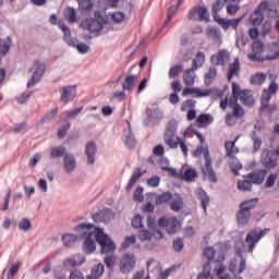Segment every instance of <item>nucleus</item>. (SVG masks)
<instances>
[{"label": "nucleus", "mask_w": 279, "mask_h": 279, "mask_svg": "<svg viewBox=\"0 0 279 279\" xmlns=\"http://www.w3.org/2000/svg\"><path fill=\"white\" fill-rule=\"evenodd\" d=\"M183 84H185L186 86H194L195 73L191 72L190 70H185L183 73Z\"/></svg>", "instance_id": "nucleus-40"}, {"label": "nucleus", "mask_w": 279, "mask_h": 279, "mask_svg": "<svg viewBox=\"0 0 279 279\" xmlns=\"http://www.w3.org/2000/svg\"><path fill=\"white\" fill-rule=\"evenodd\" d=\"M77 3L84 12H90L93 10V1L90 0H77Z\"/></svg>", "instance_id": "nucleus-54"}, {"label": "nucleus", "mask_w": 279, "mask_h": 279, "mask_svg": "<svg viewBox=\"0 0 279 279\" xmlns=\"http://www.w3.org/2000/svg\"><path fill=\"white\" fill-rule=\"evenodd\" d=\"M198 195V199L201 201V208H203L204 213H208V204H210V196L203 187H198L196 191Z\"/></svg>", "instance_id": "nucleus-26"}, {"label": "nucleus", "mask_w": 279, "mask_h": 279, "mask_svg": "<svg viewBox=\"0 0 279 279\" xmlns=\"http://www.w3.org/2000/svg\"><path fill=\"white\" fill-rule=\"evenodd\" d=\"M134 243H136V235H130L124 239L121 247L122 250H128V247H130V245H134Z\"/></svg>", "instance_id": "nucleus-63"}, {"label": "nucleus", "mask_w": 279, "mask_h": 279, "mask_svg": "<svg viewBox=\"0 0 279 279\" xmlns=\"http://www.w3.org/2000/svg\"><path fill=\"white\" fill-rule=\"evenodd\" d=\"M92 228H94L93 223L82 222L74 228V232H76L81 239H84V236H89V234L93 233V231H90Z\"/></svg>", "instance_id": "nucleus-25"}, {"label": "nucleus", "mask_w": 279, "mask_h": 279, "mask_svg": "<svg viewBox=\"0 0 279 279\" xmlns=\"http://www.w3.org/2000/svg\"><path fill=\"white\" fill-rule=\"evenodd\" d=\"M21 267V262L11 265L9 272L7 274V279H14V275L19 274V268Z\"/></svg>", "instance_id": "nucleus-59"}, {"label": "nucleus", "mask_w": 279, "mask_h": 279, "mask_svg": "<svg viewBox=\"0 0 279 279\" xmlns=\"http://www.w3.org/2000/svg\"><path fill=\"white\" fill-rule=\"evenodd\" d=\"M132 228H135L136 230H140V228H143V216L135 215L133 219L131 220Z\"/></svg>", "instance_id": "nucleus-56"}, {"label": "nucleus", "mask_w": 279, "mask_h": 279, "mask_svg": "<svg viewBox=\"0 0 279 279\" xmlns=\"http://www.w3.org/2000/svg\"><path fill=\"white\" fill-rule=\"evenodd\" d=\"M230 58V52H228L227 49H221L217 52V54H213L210 57L211 64H215L216 66H223L226 64V60Z\"/></svg>", "instance_id": "nucleus-19"}, {"label": "nucleus", "mask_w": 279, "mask_h": 279, "mask_svg": "<svg viewBox=\"0 0 279 279\" xmlns=\"http://www.w3.org/2000/svg\"><path fill=\"white\" fill-rule=\"evenodd\" d=\"M175 121L172 119L166 125V131L163 134V142L171 147V149H175Z\"/></svg>", "instance_id": "nucleus-12"}, {"label": "nucleus", "mask_w": 279, "mask_h": 279, "mask_svg": "<svg viewBox=\"0 0 279 279\" xmlns=\"http://www.w3.org/2000/svg\"><path fill=\"white\" fill-rule=\"evenodd\" d=\"M269 8V1L263 0L258 3L256 9L253 11V13L250 15L248 21L250 24L253 25V27H258V25L263 24V21H265V14L263 12H266Z\"/></svg>", "instance_id": "nucleus-8"}, {"label": "nucleus", "mask_w": 279, "mask_h": 279, "mask_svg": "<svg viewBox=\"0 0 279 279\" xmlns=\"http://www.w3.org/2000/svg\"><path fill=\"white\" fill-rule=\"evenodd\" d=\"M143 186H137L133 194V201L137 202L138 204L143 203L145 199V196L143 195Z\"/></svg>", "instance_id": "nucleus-51"}, {"label": "nucleus", "mask_w": 279, "mask_h": 279, "mask_svg": "<svg viewBox=\"0 0 279 279\" xmlns=\"http://www.w3.org/2000/svg\"><path fill=\"white\" fill-rule=\"evenodd\" d=\"M93 236H95V231L94 233H89V236H87L83 243L84 254H93V252L97 250V244L94 241Z\"/></svg>", "instance_id": "nucleus-28"}, {"label": "nucleus", "mask_w": 279, "mask_h": 279, "mask_svg": "<svg viewBox=\"0 0 279 279\" xmlns=\"http://www.w3.org/2000/svg\"><path fill=\"white\" fill-rule=\"evenodd\" d=\"M267 232H269V228H265L260 231H251L246 234L245 241H253L255 243H258L260 239H263L267 234Z\"/></svg>", "instance_id": "nucleus-29"}, {"label": "nucleus", "mask_w": 279, "mask_h": 279, "mask_svg": "<svg viewBox=\"0 0 279 279\" xmlns=\"http://www.w3.org/2000/svg\"><path fill=\"white\" fill-rule=\"evenodd\" d=\"M75 97H77L76 85H68L60 88V101L63 104H70Z\"/></svg>", "instance_id": "nucleus-14"}, {"label": "nucleus", "mask_w": 279, "mask_h": 279, "mask_svg": "<svg viewBox=\"0 0 279 279\" xmlns=\"http://www.w3.org/2000/svg\"><path fill=\"white\" fill-rule=\"evenodd\" d=\"M216 254L217 251L215 250V246H207L203 251V256H205L207 260H215Z\"/></svg>", "instance_id": "nucleus-47"}, {"label": "nucleus", "mask_w": 279, "mask_h": 279, "mask_svg": "<svg viewBox=\"0 0 279 279\" xmlns=\"http://www.w3.org/2000/svg\"><path fill=\"white\" fill-rule=\"evenodd\" d=\"M69 130H71V122H66L64 125H62L59 130H58V138H64V136H66Z\"/></svg>", "instance_id": "nucleus-61"}, {"label": "nucleus", "mask_w": 279, "mask_h": 279, "mask_svg": "<svg viewBox=\"0 0 279 279\" xmlns=\"http://www.w3.org/2000/svg\"><path fill=\"white\" fill-rule=\"evenodd\" d=\"M259 202L260 198L255 197L245 199L239 204V210L235 214V219L239 227L242 226V228H245V226H248L252 217L257 223L267 217V211H265V209L254 210L252 214L253 208H256V205L259 204Z\"/></svg>", "instance_id": "nucleus-1"}, {"label": "nucleus", "mask_w": 279, "mask_h": 279, "mask_svg": "<svg viewBox=\"0 0 279 279\" xmlns=\"http://www.w3.org/2000/svg\"><path fill=\"white\" fill-rule=\"evenodd\" d=\"M252 51L263 53L265 51V43L260 39H255L252 44Z\"/></svg>", "instance_id": "nucleus-46"}, {"label": "nucleus", "mask_w": 279, "mask_h": 279, "mask_svg": "<svg viewBox=\"0 0 279 279\" xmlns=\"http://www.w3.org/2000/svg\"><path fill=\"white\" fill-rule=\"evenodd\" d=\"M86 263V257L82 254H76L73 257H69L63 262V267H80Z\"/></svg>", "instance_id": "nucleus-24"}, {"label": "nucleus", "mask_w": 279, "mask_h": 279, "mask_svg": "<svg viewBox=\"0 0 279 279\" xmlns=\"http://www.w3.org/2000/svg\"><path fill=\"white\" fill-rule=\"evenodd\" d=\"M159 228H166L168 234H175V217L163 216L158 219Z\"/></svg>", "instance_id": "nucleus-16"}, {"label": "nucleus", "mask_w": 279, "mask_h": 279, "mask_svg": "<svg viewBox=\"0 0 279 279\" xmlns=\"http://www.w3.org/2000/svg\"><path fill=\"white\" fill-rule=\"evenodd\" d=\"M240 101L243 106H247V108H252L256 100L254 99V92L251 89H242V95L240 96Z\"/></svg>", "instance_id": "nucleus-23"}, {"label": "nucleus", "mask_w": 279, "mask_h": 279, "mask_svg": "<svg viewBox=\"0 0 279 279\" xmlns=\"http://www.w3.org/2000/svg\"><path fill=\"white\" fill-rule=\"evenodd\" d=\"M202 172L204 173V175H208V181L213 182V184H217V182H219V178H217V172H215V169L213 170H206V169H202Z\"/></svg>", "instance_id": "nucleus-50"}, {"label": "nucleus", "mask_w": 279, "mask_h": 279, "mask_svg": "<svg viewBox=\"0 0 279 279\" xmlns=\"http://www.w3.org/2000/svg\"><path fill=\"white\" fill-rule=\"evenodd\" d=\"M171 199H173V194H171V192H165L155 198V204L160 206L167 204V202H171Z\"/></svg>", "instance_id": "nucleus-38"}, {"label": "nucleus", "mask_w": 279, "mask_h": 279, "mask_svg": "<svg viewBox=\"0 0 279 279\" xmlns=\"http://www.w3.org/2000/svg\"><path fill=\"white\" fill-rule=\"evenodd\" d=\"M271 97H274V94H271L269 89L263 90L262 98H260L262 107L259 108V111L265 110L266 108H269V101H271Z\"/></svg>", "instance_id": "nucleus-36"}, {"label": "nucleus", "mask_w": 279, "mask_h": 279, "mask_svg": "<svg viewBox=\"0 0 279 279\" xmlns=\"http://www.w3.org/2000/svg\"><path fill=\"white\" fill-rule=\"evenodd\" d=\"M180 146V149L184 156V158H189V146L186 145V142L180 137L175 136V147Z\"/></svg>", "instance_id": "nucleus-39"}, {"label": "nucleus", "mask_w": 279, "mask_h": 279, "mask_svg": "<svg viewBox=\"0 0 279 279\" xmlns=\"http://www.w3.org/2000/svg\"><path fill=\"white\" fill-rule=\"evenodd\" d=\"M134 267H136V256L132 253L124 254L120 260L121 274H130Z\"/></svg>", "instance_id": "nucleus-13"}, {"label": "nucleus", "mask_w": 279, "mask_h": 279, "mask_svg": "<svg viewBox=\"0 0 279 279\" xmlns=\"http://www.w3.org/2000/svg\"><path fill=\"white\" fill-rule=\"evenodd\" d=\"M66 147L60 145V146H56L52 147L50 150V158H65L66 156Z\"/></svg>", "instance_id": "nucleus-34"}, {"label": "nucleus", "mask_w": 279, "mask_h": 279, "mask_svg": "<svg viewBox=\"0 0 279 279\" xmlns=\"http://www.w3.org/2000/svg\"><path fill=\"white\" fill-rule=\"evenodd\" d=\"M226 0H216L211 5V12H220L226 8Z\"/></svg>", "instance_id": "nucleus-58"}, {"label": "nucleus", "mask_w": 279, "mask_h": 279, "mask_svg": "<svg viewBox=\"0 0 279 279\" xmlns=\"http://www.w3.org/2000/svg\"><path fill=\"white\" fill-rule=\"evenodd\" d=\"M59 109L56 107L51 111L47 112L45 117L40 119V123H47V121H51L52 119H56V114H58Z\"/></svg>", "instance_id": "nucleus-55"}, {"label": "nucleus", "mask_w": 279, "mask_h": 279, "mask_svg": "<svg viewBox=\"0 0 279 279\" xmlns=\"http://www.w3.org/2000/svg\"><path fill=\"white\" fill-rule=\"evenodd\" d=\"M64 17L69 23H77V11H75V8L68 7L64 11Z\"/></svg>", "instance_id": "nucleus-37"}, {"label": "nucleus", "mask_w": 279, "mask_h": 279, "mask_svg": "<svg viewBox=\"0 0 279 279\" xmlns=\"http://www.w3.org/2000/svg\"><path fill=\"white\" fill-rule=\"evenodd\" d=\"M266 80H267V74L263 72H257L251 76L250 84H252L253 86H256V85L260 86L262 84H265Z\"/></svg>", "instance_id": "nucleus-32"}, {"label": "nucleus", "mask_w": 279, "mask_h": 279, "mask_svg": "<svg viewBox=\"0 0 279 279\" xmlns=\"http://www.w3.org/2000/svg\"><path fill=\"white\" fill-rule=\"evenodd\" d=\"M195 104H197V101H195L194 99H187L183 101L181 106V112H186L189 109L193 110L195 108Z\"/></svg>", "instance_id": "nucleus-57"}, {"label": "nucleus", "mask_w": 279, "mask_h": 279, "mask_svg": "<svg viewBox=\"0 0 279 279\" xmlns=\"http://www.w3.org/2000/svg\"><path fill=\"white\" fill-rule=\"evenodd\" d=\"M63 169L65 173H73V171L77 169V160L75 159V156H73V154H65V158H63Z\"/></svg>", "instance_id": "nucleus-20"}, {"label": "nucleus", "mask_w": 279, "mask_h": 279, "mask_svg": "<svg viewBox=\"0 0 279 279\" xmlns=\"http://www.w3.org/2000/svg\"><path fill=\"white\" fill-rule=\"evenodd\" d=\"M278 158L279 145L272 150H269L268 148L264 149L259 162L263 165L264 169H276L278 167Z\"/></svg>", "instance_id": "nucleus-5"}, {"label": "nucleus", "mask_w": 279, "mask_h": 279, "mask_svg": "<svg viewBox=\"0 0 279 279\" xmlns=\"http://www.w3.org/2000/svg\"><path fill=\"white\" fill-rule=\"evenodd\" d=\"M146 117L143 121L146 128H156V125H160V121L165 117L162 109L160 108H146L145 110Z\"/></svg>", "instance_id": "nucleus-7"}, {"label": "nucleus", "mask_w": 279, "mask_h": 279, "mask_svg": "<svg viewBox=\"0 0 279 279\" xmlns=\"http://www.w3.org/2000/svg\"><path fill=\"white\" fill-rule=\"evenodd\" d=\"M29 228H32V221H29V219L23 218L19 222V230H22V232H27V230H29Z\"/></svg>", "instance_id": "nucleus-62"}, {"label": "nucleus", "mask_w": 279, "mask_h": 279, "mask_svg": "<svg viewBox=\"0 0 279 279\" xmlns=\"http://www.w3.org/2000/svg\"><path fill=\"white\" fill-rule=\"evenodd\" d=\"M111 219L112 209L110 208H104L102 210H99L93 215V221H95V223H109Z\"/></svg>", "instance_id": "nucleus-17"}, {"label": "nucleus", "mask_w": 279, "mask_h": 279, "mask_svg": "<svg viewBox=\"0 0 279 279\" xmlns=\"http://www.w3.org/2000/svg\"><path fill=\"white\" fill-rule=\"evenodd\" d=\"M271 171V169H259L257 172H250L244 174L243 178H247L252 184H263L265 182V178H267V172Z\"/></svg>", "instance_id": "nucleus-15"}, {"label": "nucleus", "mask_w": 279, "mask_h": 279, "mask_svg": "<svg viewBox=\"0 0 279 279\" xmlns=\"http://www.w3.org/2000/svg\"><path fill=\"white\" fill-rule=\"evenodd\" d=\"M215 90L213 88L202 89L199 87L186 86L182 90V97H189L191 95L195 99H202L204 97H210Z\"/></svg>", "instance_id": "nucleus-10"}, {"label": "nucleus", "mask_w": 279, "mask_h": 279, "mask_svg": "<svg viewBox=\"0 0 279 279\" xmlns=\"http://www.w3.org/2000/svg\"><path fill=\"white\" fill-rule=\"evenodd\" d=\"M59 28L61 29V32H63V40L64 43H66V45H69V47H75L78 51V53H88L90 51V46L84 44V43H78L77 44V39L76 38H72L71 36V28H69L66 26V24H64V22H60L59 23Z\"/></svg>", "instance_id": "nucleus-4"}, {"label": "nucleus", "mask_w": 279, "mask_h": 279, "mask_svg": "<svg viewBox=\"0 0 279 279\" xmlns=\"http://www.w3.org/2000/svg\"><path fill=\"white\" fill-rule=\"evenodd\" d=\"M85 27L90 32V34H100L104 31V23L97 21V20H85L84 21Z\"/></svg>", "instance_id": "nucleus-22"}, {"label": "nucleus", "mask_w": 279, "mask_h": 279, "mask_svg": "<svg viewBox=\"0 0 279 279\" xmlns=\"http://www.w3.org/2000/svg\"><path fill=\"white\" fill-rule=\"evenodd\" d=\"M277 180H278V173H270L264 183L265 189H274Z\"/></svg>", "instance_id": "nucleus-45"}, {"label": "nucleus", "mask_w": 279, "mask_h": 279, "mask_svg": "<svg viewBox=\"0 0 279 279\" xmlns=\"http://www.w3.org/2000/svg\"><path fill=\"white\" fill-rule=\"evenodd\" d=\"M187 20L196 21L198 23H202V21L205 23H210V13L208 12V7L205 4H197L196 7H193L187 13Z\"/></svg>", "instance_id": "nucleus-6"}, {"label": "nucleus", "mask_w": 279, "mask_h": 279, "mask_svg": "<svg viewBox=\"0 0 279 279\" xmlns=\"http://www.w3.org/2000/svg\"><path fill=\"white\" fill-rule=\"evenodd\" d=\"M215 121V117L210 113H201L196 118L197 128H208Z\"/></svg>", "instance_id": "nucleus-27"}, {"label": "nucleus", "mask_w": 279, "mask_h": 279, "mask_svg": "<svg viewBox=\"0 0 279 279\" xmlns=\"http://www.w3.org/2000/svg\"><path fill=\"white\" fill-rule=\"evenodd\" d=\"M104 271H106L104 264H98L92 268L90 274H92V276L99 279V278H101V276H104Z\"/></svg>", "instance_id": "nucleus-48"}, {"label": "nucleus", "mask_w": 279, "mask_h": 279, "mask_svg": "<svg viewBox=\"0 0 279 279\" xmlns=\"http://www.w3.org/2000/svg\"><path fill=\"white\" fill-rule=\"evenodd\" d=\"M236 141H239V137H235L233 141H227L225 142V149L227 151L230 166V171L233 173V175L236 178L241 175L240 171L243 169V163H241V160L234 156V154H239V147H236Z\"/></svg>", "instance_id": "nucleus-2"}, {"label": "nucleus", "mask_w": 279, "mask_h": 279, "mask_svg": "<svg viewBox=\"0 0 279 279\" xmlns=\"http://www.w3.org/2000/svg\"><path fill=\"white\" fill-rule=\"evenodd\" d=\"M239 10H241L239 4L227 3V14L229 16H234Z\"/></svg>", "instance_id": "nucleus-64"}, {"label": "nucleus", "mask_w": 279, "mask_h": 279, "mask_svg": "<svg viewBox=\"0 0 279 279\" xmlns=\"http://www.w3.org/2000/svg\"><path fill=\"white\" fill-rule=\"evenodd\" d=\"M137 236L140 241H151V239H154V234L147 229L140 230Z\"/></svg>", "instance_id": "nucleus-52"}, {"label": "nucleus", "mask_w": 279, "mask_h": 279, "mask_svg": "<svg viewBox=\"0 0 279 279\" xmlns=\"http://www.w3.org/2000/svg\"><path fill=\"white\" fill-rule=\"evenodd\" d=\"M141 178H143V172L141 171V168H137L130 178L126 191H132Z\"/></svg>", "instance_id": "nucleus-31"}, {"label": "nucleus", "mask_w": 279, "mask_h": 279, "mask_svg": "<svg viewBox=\"0 0 279 279\" xmlns=\"http://www.w3.org/2000/svg\"><path fill=\"white\" fill-rule=\"evenodd\" d=\"M85 156L87 157V165H95V157L97 156V144L89 141L85 144Z\"/></svg>", "instance_id": "nucleus-18"}, {"label": "nucleus", "mask_w": 279, "mask_h": 279, "mask_svg": "<svg viewBox=\"0 0 279 279\" xmlns=\"http://www.w3.org/2000/svg\"><path fill=\"white\" fill-rule=\"evenodd\" d=\"M239 73H241V61L239 58H234L233 62L230 63L228 72H227V80L228 82H232V78L239 77Z\"/></svg>", "instance_id": "nucleus-21"}, {"label": "nucleus", "mask_w": 279, "mask_h": 279, "mask_svg": "<svg viewBox=\"0 0 279 279\" xmlns=\"http://www.w3.org/2000/svg\"><path fill=\"white\" fill-rule=\"evenodd\" d=\"M34 66H35V71L26 84L27 88H32V86H36V84H38L43 80V76L47 71V65L40 61H35Z\"/></svg>", "instance_id": "nucleus-11"}, {"label": "nucleus", "mask_w": 279, "mask_h": 279, "mask_svg": "<svg viewBox=\"0 0 279 279\" xmlns=\"http://www.w3.org/2000/svg\"><path fill=\"white\" fill-rule=\"evenodd\" d=\"M136 81V75L131 74L125 77L124 83L122 84L123 90H132V86H134V82Z\"/></svg>", "instance_id": "nucleus-43"}, {"label": "nucleus", "mask_w": 279, "mask_h": 279, "mask_svg": "<svg viewBox=\"0 0 279 279\" xmlns=\"http://www.w3.org/2000/svg\"><path fill=\"white\" fill-rule=\"evenodd\" d=\"M206 36H214V40H218V43H221V31L219 28L209 27L206 29Z\"/></svg>", "instance_id": "nucleus-44"}, {"label": "nucleus", "mask_w": 279, "mask_h": 279, "mask_svg": "<svg viewBox=\"0 0 279 279\" xmlns=\"http://www.w3.org/2000/svg\"><path fill=\"white\" fill-rule=\"evenodd\" d=\"M175 178H179V180L191 184L195 182L197 178H199V174L197 173V169L189 167V165L185 163L181 167L179 171L175 170Z\"/></svg>", "instance_id": "nucleus-9"}, {"label": "nucleus", "mask_w": 279, "mask_h": 279, "mask_svg": "<svg viewBox=\"0 0 279 279\" xmlns=\"http://www.w3.org/2000/svg\"><path fill=\"white\" fill-rule=\"evenodd\" d=\"M122 140L124 145L132 149V147L136 146V137H134V133H132V129L125 130L122 135Z\"/></svg>", "instance_id": "nucleus-30"}, {"label": "nucleus", "mask_w": 279, "mask_h": 279, "mask_svg": "<svg viewBox=\"0 0 279 279\" xmlns=\"http://www.w3.org/2000/svg\"><path fill=\"white\" fill-rule=\"evenodd\" d=\"M95 239L98 245H100L101 254H112L117 250V244H114L110 235L104 232L102 228H95Z\"/></svg>", "instance_id": "nucleus-3"}, {"label": "nucleus", "mask_w": 279, "mask_h": 279, "mask_svg": "<svg viewBox=\"0 0 279 279\" xmlns=\"http://www.w3.org/2000/svg\"><path fill=\"white\" fill-rule=\"evenodd\" d=\"M231 114L234 119H241V117H245V110L241 105H238L236 107H233Z\"/></svg>", "instance_id": "nucleus-60"}, {"label": "nucleus", "mask_w": 279, "mask_h": 279, "mask_svg": "<svg viewBox=\"0 0 279 279\" xmlns=\"http://www.w3.org/2000/svg\"><path fill=\"white\" fill-rule=\"evenodd\" d=\"M204 158L206 171L213 170V157H210V150H208V148H206L204 151Z\"/></svg>", "instance_id": "nucleus-53"}, {"label": "nucleus", "mask_w": 279, "mask_h": 279, "mask_svg": "<svg viewBox=\"0 0 279 279\" xmlns=\"http://www.w3.org/2000/svg\"><path fill=\"white\" fill-rule=\"evenodd\" d=\"M32 92H23L20 96L15 97V101H17V104H20V106H23V104H27V101L29 100V97H32Z\"/></svg>", "instance_id": "nucleus-49"}, {"label": "nucleus", "mask_w": 279, "mask_h": 279, "mask_svg": "<svg viewBox=\"0 0 279 279\" xmlns=\"http://www.w3.org/2000/svg\"><path fill=\"white\" fill-rule=\"evenodd\" d=\"M10 47H12V38L7 37L5 40L0 39V53L2 56H5L10 51Z\"/></svg>", "instance_id": "nucleus-42"}, {"label": "nucleus", "mask_w": 279, "mask_h": 279, "mask_svg": "<svg viewBox=\"0 0 279 279\" xmlns=\"http://www.w3.org/2000/svg\"><path fill=\"white\" fill-rule=\"evenodd\" d=\"M62 242H63V245H65L66 247H73V245L77 243V235L66 233L62 236Z\"/></svg>", "instance_id": "nucleus-41"}, {"label": "nucleus", "mask_w": 279, "mask_h": 279, "mask_svg": "<svg viewBox=\"0 0 279 279\" xmlns=\"http://www.w3.org/2000/svg\"><path fill=\"white\" fill-rule=\"evenodd\" d=\"M217 77V68L209 66L208 72L204 75V84L205 86H210L215 78Z\"/></svg>", "instance_id": "nucleus-33"}, {"label": "nucleus", "mask_w": 279, "mask_h": 279, "mask_svg": "<svg viewBox=\"0 0 279 279\" xmlns=\"http://www.w3.org/2000/svg\"><path fill=\"white\" fill-rule=\"evenodd\" d=\"M238 191L242 193H250L252 191V181L250 179L244 178V180H239L236 183Z\"/></svg>", "instance_id": "nucleus-35"}]
</instances>
